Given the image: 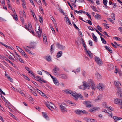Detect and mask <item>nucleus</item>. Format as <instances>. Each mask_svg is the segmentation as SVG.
Instances as JSON below:
<instances>
[{
	"label": "nucleus",
	"instance_id": "1",
	"mask_svg": "<svg viewBox=\"0 0 122 122\" xmlns=\"http://www.w3.org/2000/svg\"><path fill=\"white\" fill-rule=\"evenodd\" d=\"M89 84H87L85 82H83V86L84 87V88H89L90 86H91L92 90H95L96 87L95 86V85L94 82L92 81V80L90 79L89 80Z\"/></svg>",
	"mask_w": 122,
	"mask_h": 122
},
{
	"label": "nucleus",
	"instance_id": "2",
	"mask_svg": "<svg viewBox=\"0 0 122 122\" xmlns=\"http://www.w3.org/2000/svg\"><path fill=\"white\" fill-rule=\"evenodd\" d=\"M114 83L115 86L117 88V90H118L117 93H120L121 92V89L120 86H121V84L119 81H114Z\"/></svg>",
	"mask_w": 122,
	"mask_h": 122
},
{
	"label": "nucleus",
	"instance_id": "3",
	"mask_svg": "<svg viewBox=\"0 0 122 122\" xmlns=\"http://www.w3.org/2000/svg\"><path fill=\"white\" fill-rule=\"evenodd\" d=\"M30 31V32L32 33L35 36H38L39 38L40 37L42 31Z\"/></svg>",
	"mask_w": 122,
	"mask_h": 122
},
{
	"label": "nucleus",
	"instance_id": "4",
	"mask_svg": "<svg viewBox=\"0 0 122 122\" xmlns=\"http://www.w3.org/2000/svg\"><path fill=\"white\" fill-rule=\"evenodd\" d=\"M71 94L72 95V96L74 97V99L75 100H77L78 97H80V98H81L82 99L83 98V97L81 94H78L76 93H75L72 92V93Z\"/></svg>",
	"mask_w": 122,
	"mask_h": 122
},
{
	"label": "nucleus",
	"instance_id": "5",
	"mask_svg": "<svg viewBox=\"0 0 122 122\" xmlns=\"http://www.w3.org/2000/svg\"><path fill=\"white\" fill-rule=\"evenodd\" d=\"M66 105V104L64 103V104L62 103L60 105V109L61 111L63 112H67V109L65 107V106Z\"/></svg>",
	"mask_w": 122,
	"mask_h": 122
},
{
	"label": "nucleus",
	"instance_id": "6",
	"mask_svg": "<svg viewBox=\"0 0 122 122\" xmlns=\"http://www.w3.org/2000/svg\"><path fill=\"white\" fill-rule=\"evenodd\" d=\"M59 70V68L56 66H55L53 70V72L54 74L57 76H58V72Z\"/></svg>",
	"mask_w": 122,
	"mask_h": 122
},
{
	"label": "nucleus",
	"instance_id": "7",
	"mask_svg": "<svg viewBox=\"0 0 122 122\" xmlns=\"http://www.w3.org/2000/svg\"><path fill=\"white\" fill-rule=\"evenodd\" d=\"M95 60L96 62L99 65H102V61L101 60L99 57L96 56L95 59Z\"/></svg>",
	"mask_w": 122,
	"mask_h": 122
},
{
	"label": "nucleus",
	"instance_id": "8",
	"mask_svg": "<svg viewBox=\"0 0 122 122\" xmlns=\"http://www.w3.org/2000/svg\"><path fill=\"white\" fill-rule=\"evenodd\" d=\"M114 102L115 104L121 105L120 108L122 109V102L120 99H116L115 100Z\"/></svg>",
	"mask_w": 122,
	"mask_h": 122
},
{
	"label": "nucleus",
	"instance_id": "9",
	"mask_svg": "<svg viewBox=\"0 0 122 122\" xmlns=\"http://www.w3.org/2000/svg\"><path fill=\"white\" fill-rule=\"evenodd\" d=\"M56 46L60 49L61 50L65 48V46L60 45L58 43L56 44Z\"/></svg>",
	"mask_w": 122,
	"mask_h": 122
},
{
	"label": "nucleus",
	"instance_id": "10",
	"mask_svg": "<svg viewBox=\"0 0 122 122\" xmlns=\"http://www.w3.org/2000/svg\"><path fill=\"white\" fill-rule=\"evenodd\" d=\"M64 92H66V94H72V91L71 90H70L69 89H66L63 90Z\"/></svg>",
	"mask_w": 122,
	"mask_h": 122
},
{
	"label": "nucleus",
	"instance_id": "11",
	"mask_svg": "<svg viewBox=\"0 0 122 122\" xmlns=\"http://www.w3.org/2000/svg\"><path fill=\"white\" fill-rule=\"evenodd\" d=\"M43 41L44 43L46 44L47 43L46 36L45 35H43Z\"/></svg>",
	"mask_w": 122,
	"mask_h": 122
},
{
	"label": "nucleus",
	"instance_id": "12",
	"mask_svg": "<svg viewBox=\"0 0 122 122\" xmlns=\"http://www.w3.org/2000/svg\"><path fill=\"white\" fill-rule=\"evenodd\" d=\"M103 86L101 84L99 83L97 86V88L99 89V90H102L103 89Z\"/></svg>",
	"mask_w": 122,
	"mask_h": 122
},
{
	"label": "nucleus",
	"instance_id": "13",
	"mask_svg": "<svg viewBox=\"0 0 122 122\" xmlns=\"http://www.w3.org/2000/svg\"><path fill=\"white\" fill-rule=\"evenodd\" d=\"M28 28L26 26H25V28L26 29V30H31L32 29V26L31 24H29L28 25Z\"/></svg>",
	"mask_w": 122,
	"mask_h": 122
},
{
	"label": "nucleus",
	"instance_id": "14",
	"mask_svg": "<svg viewBox=\"0 0 122 122\" xmlns=\"http://www.w3.org/2000/svg\"><path fill=\"white\" fill-rule=\"evenodd\" d=\"M62 54V52L61 51H59L57 53L56 55V57L57 58H58L61 56Z\"/></svg>",
	"mask_w": 122,
	"mask_h": 122
},
{
	"label": "nucleus",
	"instance_id": "15",
	"mask_svg": "<svg viewBox=\"0 0 122 122\" xmlns=\"http://www.w3.org/2000/svg\"><path fill=\"white\" fill-rule=\"evenodd\" d=\"M45 58L47 61H50L51 60V56L50 55H48L45 56Z\"/></svg>",
	"mask_w": 122,
	"mask_h": 122
},
{
	"label": "nucleus",
	"instance_id": "16",
	"mask_svg": "<svg viewBox=\"0 0 122 122\" xmlns=\"http://www.w3.org/2000/svg\"><path fill=\"white\" fill-rule=\"evenodd\" d=\"M1 97L2 98L3 100L6 103H7L9 104L10 105L11 104L3 96H2V95H1Z\"/></svg>",
	"mask_w": 122,
	"mask_h": 122
},
{
	"label": "nucleus",
	"instance_id": "17",
	"mask_svg": "<svg viewBox=\"0 0 122 122\" xmlns=\"http://www.w3.org/2000/svg\"><path fill=\"white\" fill-rule=\"evenodd\" d=\"M53 81L54 84L57 86H58L59 85V83L57 79L55 78L53 80Z\"/></svg>",
	"mask_w": 122,
	"mask_h": 122
},
{
	"label": "nucleus",
	"instance_id": "18",
	"mask_svg": "<svg viewBox=\"0 0 122 122\" xmlns=\"http://www.w3.org/2000/svg\"><path fill=\"white\" fill-rule=\"evenodd\" d=\"M50 103L51 104H52L51 103L49 102H46L45 103V105L50 110L52 111H53V110L51 109L49 107V106H50V105H49L50 104Z\"/></svg>",
	"mask_w": 122,
	"mask_h": 122
},
{
	"label": "nucleus",
	"instance_id": "19",
	"mask_svg": "<svg viewBox=\"0 0 122 122\" xmlns=\"http://www.w3.org/2000/svg\"><path fill=\"white\" fill-rule=\"evenodd\" d=\"M92 102L91 101H85L83 102L84 104H85L86 106L91 103Z\"/></svg>",
	"mask_w": 122,
	"mask_h": 122
},
{
	"label": "nucleus",
	"instance_id": "20",
	"mask_svg": "<svg viewBox=\"0 0 122 122\" xmlns=\"http://www.w3.org/2000/svg\"><path fill=\"white\" fill-rule=\"evenodd\" d=\"M84 119L85 121L88 122H91V121H92V119H91L87 117L84 118Z\"/></svg>",
	"mask_w": 122,
	"mask_h": 122
},
{
	"label": "nucleus",
	"instance_id": "21",
	"mask_svg": "<svg viewBox=\"0 0 122 122\" xmlns=\"http://www.w3.org/2000/svg\"><path fill=\"white\" fill-rule=\"evenodd\" d=\"M86 52L87 53L88 55L89 56V57L90 58H92V54L89 51H87Z\"/></svg>",
	"mask_w": 122,
	"mask_h": 122
},
{
	"label": "nucleus",
	"instance_id": "22",
	"mask_svg": "<svg viewBox=\"0 0 122 122\" xmlns=\"http://www.w3.org/2000/svg\"><path fill=\"white\" fill-rule=\"evenodd\" d=\"M92 35L93 37V38L94 41H95L96 42H97V37L95 36L94 34L93 33H92Z\"/></svg>",
	"mask_w": 122,
	"mask_h": 122
},
{
	"label": "nucleus",
	"instance_id": "23",
	"mask_svg": "<svg viewBox=\"0 0 122 122\" xmlns=\"http://www.w3.org/2000/svg\"><path fill=\"white\" fill-rule=\"evenodd\" d=\"M96 74L97 75V78L98 79L101 78L102 76L98 72H96Z\"/></svg>",
	"mask_w": 122,
	"mask_h": 122
},
{
	"label": "nucleus",
	"instance_id": "24",
	"mask_svg": "<svg viewBox=\"0 0 122 122\" xmlns=\"http://www.w3.org/2000/svg\"><path fill=\"white\" fill-rule=\"evenodd\" d=\"M42 114L43 117L46 119H47V118H49L48 117L46 114V113L45 112H43Z\"/></svg>",
	"mask_w": 122,
	"mask_h": 122
},
{
	"label": "nucleus",
	"instance_id": "25",
	"mask_svg": "<svg viewBox=\"0 0 122 122\" xmlns=\"http://www.w3.org/2000/svg\"><path fill=\"white\" fill-rule=\"evenodd\" d=\"M60 76L61 78L63 79H66L67 78V76L63 74L61 75Z\"/></svg>",
	"mask_w": 122,
	"mask_h": 122
},
{
	"label": "nucleus",
	"instance_id": "26",
	"mask_svg": "<svg viewBox=\"0 0 122 122\" xmlns=\"http://www.w3.org/2000/svg\"><path fill=\"white\" fill-rule=\"evenodd\" d=\"M102 112H104L105 113H108V114H109V115L111 116V117H112V113H111V111H110V112L111 113L110 114L109 113H108L107 112V110H105L104 109H103L102 110Z\"/></svg>",
	"mask_w": 122,
	"mask_h": 122
},
{
	"label": "nucleus",
	"instance_id": "27",
	"mask_svg": "<svg viewBox=\"0 0 122 122\" xmlns=\"http://www.w3.org/2000/svg\"><path fill=\"white\" fill-rule=\"evenodd\" d=\"M101 17L100 15L98 14H96L95 16V18L96 19H100Z\"/></svg>",
	"mask_w": 122,
	"mask_h": 122
},
{
	"label": "nucleus",
	"instance_id": "28",
	"mask_svg": "<svg viewBox=\"0 0 122 122\" xmlns=\"http://www.w3.org/2000/svg\"><path fill=\"white\" fill-rule=\"evenodd\" d=\"M65 19L67 21L69 24L70 25H72L70 22V20L69 19L68 17H65Z\"/></svg>",
	"mask_w": 122,
	"mask_h": 122
},
{
	"label": "nucleus",
	"instance_id": "29",
	"mask_svg": "<svg viewBox=\"0 0 122 122\" xmlns=\"http://www.w3.org/2000/svg\"><path fill=\"white\" fill-rule=\"evenodd\" d=\"M20 14H22V16H23V17H25V12L24 11H23L22 12L20 11Z\"/></svg>",
	"mask_w": 122,
	"mask_h": 122
},
{
	"label": "nucleus",
	"instance_id": "30",
	"mask_svg": "<svg viewBox=\"0 0 122 122\" xmlns=\"http://www.w3.org/2000/svg\"><path fill=\"white\" fill-rule=\"evenodd\" d=\"M101 39L103 43L104 44H106V41L102 37H101Z\"/></svg>",
	"mask_w": 122,
	"mask_h": 122
},
{
	"label": "nucleus",
	"instance_id": "31",
	"mask_svg": "<svg viewBox=\"0 0 122 122\" xmlns=\"http://www.w3.org/2000/svg\"><path fill=\"white\" fill-rule=\"evenodd\" d=\"M81 110H78L76 111V113L77 114H80L81 113Z\"/></svg>",
	"mask_w": 122,
	"mask_h": 122
},
{
	"label": "nucleus",
	"instance_id": "32",
	"mask_svg": "<svg viewBox=\"0 0 122 122\" xmlns=\"http://www.w3.org/2000/svg\"><path fill=\"white\" fill-rule=\"evenodd\" d=\"M12 16L13 17L14 19H15L16 20H18L17 16V15L16 14H15L14 15Z\"/></svg>",
	"mask_w": 122,
	"mask_h": 122
},
{
	"label": "nucleus",
	"instance_id": "33",
	"mask_svg": "<svg viewBox=\"0 0 122 122\" xmlns=\"http://www.w3.org/2000/svg\"><path fill=\"white\" fill-rule=\"evenodd\" d=\"M35 1H36L39 5H41V3L40 0H36Z\"/></svg>",
	"mask_w": 122,
	"mask_h": 122
},
{
	"label": "nucleus",
	"instance_id": "34",
	"mask_svg": "<svg viewBox=\"0 0 122 122\" xmlns=\"http://www.w3.org/2000/svg\"><path fill=\"white\" fill-rule=\"evenodd\" d=\"M40 30L39 26L38 25H36L35 30Z\"/></svg>",
	"mask_w": 122,
	"mask_h": 122
},
{
	"label": "nucleus",
	"instance_id": "35",
	"mask_svg": "<svg viewBox=\"0 0 122 122\" xmlns=\"http://www.w3.org/2000/svg\"><path fill=\"white\" fill-rule=\"evenodd\" d=\"M91 7L94 11H97V10H96V9L95 7L94 6H91Z\"/></svg>",
	"mask_w": 122,
	"mask_h": 122
},
{
	"label": "nucleus",
	"instance_id": "36",
	"mask_svg": "<svg viewBox=\"0 0 122 122\" xmlns=\"http://www.w3.org/2000/svg\"><path fill=\"white\" fill-rule=\"evenodd\" d=\"M49 107H50L51 108H52L53 109H55L54 108L53 106H54V105L53 103H52V104H51L50 103V104L49 105Z\"/></svg>",
	"mask_w": 122,
	"mask_h": 122
},
{
	"label": "nucleus",
	"instance_id": "37",
	"mask_svg": "<svg viewBox=\"0 0 122 122\" xmlns=\"http://www.w3.org/2000/svg\"><path fill=\"white\" fill-rule=\"evenodd\" d=\"M102 25L104 26V27L106 28H109V26L107 25V24L105 23H103Z\"/></svg>",
	"mask_w": 122,
	"mask_h": 122
},
{
	"label": "nucleus",
	"instance_id": "38",
	"mask_svg": "<svg viewBox=\"0 0 122 122\" xmlns=\"http://www.w3.org/2000/svg\"><path fill=\"white\" fill-rule=\"evenodd\" d=\"M19 48H17V49L21 53L23 52V51L22 50V49L20 47H18Z\"/></svg>",
	"mask_w": 122,
	"mask_h": 122
},
{
	"label": "nucleus",
	"instance_id": "39",
	"mask_svg": "<svg viewBox=\"0 0 122 122\" xmlns=\"http://www.w3.org/2000/svg\"><path fill=\"white\" fill-rule=\"evenodd\" d=\"M20 18L22 23L23 24L24 23V20L23 17L21 16H20Z\"/></svg>",
	"mask_w": 122,
	"mask_h": 122
},
{
	"label": "nucleus",
	"instance_id": "40",
	"mask_svg": "<svg viewBox=\"0 0 122 122\" xmlns=\"http://www.w3.org/2000/svg\"><path fill=\"white\" fill-rule=\"evenodd\" d=\"M23 48L25 49V51L26 52H28L29 53L30 52V50H29L27 49V48L26 47H23Z\"/></svg>",
	"mask_w": 122,
	"mask_h": 122
},
{
	"label": "nucleus",
	"instance_id": "41",
	"mask_svg": "<svg viewBox=\"0 0 122 122\" xmlns=\"http://www.w3.org/2000/svg\"><path fill=\"white\" fill-rule=\"evenodd\" d=\"M100 32H101L102 33H103V34L105 35L108 37H109V36L107 34V32H105V31H104L103 32H102V31H100Z\"/></svg>",
	"mask_w": 122,
	"mask_h": 122
},
{
	"label": "nucleus",
	"instance_id": "42",
	"mask_svg": "<svg viewBox=\"0 0 122 122\" xmlns=\"http://www.w3.org/2000/svg\"><path fill=\"white\" fill-rule=\"evenodd\" d=\"M112 16H113L112 17V19L114 20H115V14L113 13H112L111 14Z\"/></svg>",
	"mask_w": 122,
	"mask_h": 122
},
{
	"label": "nucleus",
	"instance_id": "43",
	"mask_svg": "<svg viewBox=\"0 0 122 122\" xmlns=\"http://www.w3.org/2000/svg\"><path fill=\"white\" fill-rule=\"evenodd\" d=\"M50 17L51 18V19L54 22V21H55L54 20V18L53 17V16L51 15H50Z\"/></svg>",
	"mask_w": 122,
	"mask_h": 122
},
{
	"label": "nucleus",
	"instance_id": "44",
	"mask_svg": "<svg viewBox=\"0 0 122 122\" xmlns=\"http://www.w3.org/2000/svg\"><path fill=\"white\" fill-rule=\"evenodd\" d=\"M81 113H82L84 114H87V112L85 110H83V111L82 110H81Z\"/></svg>",
	"mask_w": 122,
	"mask_h": 122
},
{
	"label": "nucleus",
	"instance_id": "45",
	"mask_svg": "<svg viewBox=\"0 0 122 122\" xmlns=\"http://www.w3.org/2000/svg\"><path fill=\"white\" fill-rule=\"evenodd\" d=\"M103 3L104 5H106L107 3V0H103Z\"/></svg>",
	"mask_w": 122,
	"mask_h": 122
},
{
	"label": "nucleus",
	"instance_id": "46",
	"mask_svg": "<svg viewBox=\"0 0 122 122\" xmlns=\"http://www.w3.org/2000/svg\"><path fill=\"white\" fill-rule=\"evenodd\" d=\"M86 22L89 23L90 25H92V23L91 22V21L89 20H87Z\"/></svg>",
	"mask_w": 122,
	"mask_h": 122
},
{
	"label": "nucleus",
	"instance_id": "47",
	"mask_svg": "<svg viewBox=\"0 0 122 122\" xmlns=\"http://www.w3.org/2000/svg\"><path fill=\"white\" fill-rule=\"evenodd\" d=\"M17 91L20 93V94H24L22 92L21 90L20 89H19Z\"/></svg>",
	"mask_w": 122,
	"mask_h": 122
},
{
	"label": "nucleus",
	"instance_id": "48",
	"mask_svg": "<svg viewBox=\"0 0 122 122\" xmlns=\"http://www.w3.org/2000/svg\"><path fill=\"white\" fill-rule=\"evenodd\" d=\"M30 92L32 93L33 94L34 96H36L37 95L36 93L35 92H34L33 90L31 91Z\"/></svg>",
	"mask_w": 122,
	"mask_h": 122
},
{
	"label": "nucleus",
	"instance_id": "49",
	"mask_svg": "<svg viewBox=\"0 0 122 122\" xmlns=\"http://www.w3.org/2000/svg\"><path fill=\"white\" fill-rule=\"evenodd\" d=\"M107 19L108 20H109L110 22H111L113 24L114 23V22L110 18H107Z\"/></svg>",
	"mask_w": 122,
	"mask_h": 122
},
{
	"label": "nucleus",
	"instance_id": "50",
	"mask_svg": "<svg viewBox=\"0 0 122 122\" xmlns=\"http://www.w3.org/2000/svg\"><path fill=\"white\" fill-rule=\"evenodd\" d=\"M18 60L21 63H24V62L23 61L22 59L20 58V57L19 58V59Z\"/></svg>",
	"mask_w": 122,
	"mask_h": 122
},
{
	"label": "nucleus",
	"instance_id": "51",
	"mask_svg": "<svg viewBox=\"0 0 122 122\" xmlns=\"http://www.w3.org/2000/svg\"><path fill=\"white\" fill-rule=\"evenodd\" d=\"M97 28L98 30H102V28L99 25H98L97 26Z\"/></svg>",
	"mask_w": 122,
	"mask_h": 122
},
{
	"label": "nucleus",
	"instance_id": "52",
	"mask_svg": "<svg viewBox=\"0 0 122 122\" xmlns=\"http://www.w3.org/2000/svg\"><path fill=\"white\" fill-rule=\"evenodd\" d=\"M39 80L45 83H46L47 82V81H46L44 79H40Z\"/></svg>",
	"mask_w": 122,
	"mask_h": 122
},
{
	"label": "nucleus",
	"instance_id": "53",
	"mask_svg": "<svg viewBox=\"0 0 122 122\" xmlns=\"http://www.w3.org/2000/svg\"><path fill=\"white\" fill-rule=\"evenodd\" d=\"M89 44L91 46H93L92 45V41L91 40H89Z\"/></svg>",
	"mask_w": 122,
	"mask_h": 122
},
{
	"label": "nucleus",
	"instance_id": "54",
	"mask_svg": "<svg viewBox=\"0 0 122 122\" xmlns=\"http://www.w3.org/2000/svg\"><path fill=\"white\" fill-rule=\"evenodd\" d=\"M23 77L26 79L28 81L30 80L29 78L25 75H24Z\"/></svg>",
	"mask_w": 122,
	"mask_h": 122
},
{
	"label": "nucleus",
	"instance_id": "55",
	"mask_svg": "<svg viewBox=\"0 0 122 122\" xmlns=\"http://www.w3.org/2000/svg\"><path fill=\"white\" fill-rule=\"evenodd\" d=\"M7 78L9 79V80L11 82H13V79L12 78L10 77L9 76H8Z\"/></svg>",
	"mask_w": 122,
	"mask_h": 122
},
{
	"label": "nucleus",
	"instance_id": "56",
	"mask_svg": "<svg viewBox=\"0 0 122 122\" xmlns=\"http://www.w3.org/2000/svg\"><path fill=\"white\" fill-rule=\"evenodd\" d=\"M112 118L115 120H118V117L116 116H114Z\"/></svg>",
	"mask_w": 122,
	"mask_h": 122
},
{
	"label": "nucleus",
	"instance_id": "57",
	"mask_svg": "<svg viewBox=\"0 0 122 122\" xmlns=\"http://www.w3.org/2000/svg\"><path fill=\"white\" fill-rule=\"evenodd\" d=\"M39 20L40 23H42L43 22L42 18L41 17H39Z\"/></svg>",
	"mask_w": 122,
	"mask_h": 122
},
{
	"label": "nucleus",
	"instance_id": "58",
	"mask_svg": "<svg viewBox=\"0 0 122 122\" xmlns=\"http://www.w3.org/2000/svg\"><path fill=\"white\" fill-rule=\"evenodd\" d=\"M25 2L24 3H23L22 4V5L23 7V8H26V7L25 5Z\"/></svg>",
	"mask_w": 122,
	"mask_h": 122
},
{
	"label": "nucleus",
	"instance_id": "59",
	"mask_svg": "<svg viewBox=\"0 0 122 122\" xmlns=\"http://www.w3.org/2000/svg\"><path fill=\"white\" fill-rule=\"evenodd\" d=\"M71 105L75 106L76 105L74 102H71Z\"/></svg>",
	"mask_w": 122,
	"mask_h": 122
},
{
	"label": "nucleus",
	"instance_id": "60",
	"mask_svg": "<svg viewBox=\"0 0 122 122\" xmlns=\"http://www.w3.org/2000/svg\"><path fill=\"white\" fill-rule=\"evenodd\" d=\"M28 87L32 91L33 90V87L31 86L30 85L29 86H28Z\"/></svg>",
	"mask_w": 122,
	"mask_h": 122
},
{
	"label": "nucleus",
	"instance_id": "61",
	"mask_svg": "<svg viewBox=\"0 0 122 122\" xmlns=\"http://www.w3.org/2000/svg\"><path fill=\"white\" fill-rule=\"evenodd\" d=\"M99 109V108L98 107H94L93 108V109L94 111L98 110Z\"/></svg>",
	"mask_w": 122,
	"mask_h": 122
},
{
	"label": "nucleus",
	"instance_id": "62",
	"mask_svg": "<svg viewBox=\"0 0 122 122\" xmlns=\"http://www.w3.org/2000/svg\"><path fill=\"white\" fill-rule=\"evenodd\" d=\"M88 28L89 29L91 30H94L93 29V28L91 26H88Z\"/></svg>",
	"mask_w": 122,
	"mask_h": 122
},
{
	"label": "nucleus",
	"instance_id": "63",
	"mask_svg": "<svg viewBox=\"0 0 122 122\" xmlns=\"http://www.w3.org/2000/svg\"><path fill=\"white\" fill-rule=\"evenodd\" d=\"M73 25L74 26L75 28L77 30L78 29V28L77 27V26L75 24H74V23H73Z\"/></svg>",
	"mask_w": 122,
	"mask_h": 122
},
{
	"label": "nucleus",
	"instance_id": "64",
	"mask_svg": "<svg viewBox=\"0 0 122 122\" xmlns=\"http://www.w3.org/2000/svg\"><path fill=\"white\" fill-rule=\"evenodd\" d=\"M118 21L120 24L122 26V20H119Z\"/></svg>",
	"mask_w": 122,
	"mask_h": 122
}]
</instances>
